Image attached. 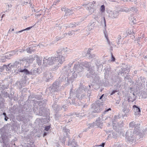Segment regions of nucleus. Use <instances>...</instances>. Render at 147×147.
<instances>
[{
    "instance_id": "obj_1",
    "label": "nucleus",
    "mask_w": 147,
    "mask_h": 147,
    "mask_svg": "<svg viewBox=\"0 0 147 147\" xmlns=\"http://www.w3.org/2000/svg\"><path fill=\"white\" fill-rule=\"evenodd\" d=\"M64 57H63L62 56H59V57H57V58H53V59H52V61H51L50 62H48L49 63V64L50 65H51L53 64L52 62H53V60L54 61L55 60H58V61H59V63H62L63 61H64Z\"/></svg>"
},
{
    "instance_id": "obj_2",
    "label": "nucleus",
    "mask_w": 147,
    "mask_h": 147,
    "mask_svg": "<svg viewBox=\"0 0 147 147\" xmlns=\"http://www.w3.org/2000/svg\"><path fill=\"white\" fill-rule=\"evenodd\" d=\"M133 107L134 109V114L136 115H140L141 112L140 109L135 105L133 106Z\"/></svg>"
},
{
    "instance_id": "obj_3",
    "label": "nucleus",
    "mask_w": 147,
    "mask_h": 147,
    "mask_svg": "<svg viewBox=\"0 0 147 147\" xmlns=\"http://www.w3.org/2000/svg\"><path fill=\"white\" fill-rule=\"evenodd\" d=\"M34 58L36 59L38 65H40L41 64L42 57H40L37 55H36L34 57Z\"/></svg>"
},
{
    "instance_id": "obj_4",
    "label": "nucleus",
    "mask_w": 147,
    "mask_h": 147,
    "mask_svg": "<svg viewBox=\"0 0 147 147\" xmlns=\"http://www.w3.org/2000/svg\"><path fill=\"white\" fill-rule=\"evenodd\" d=\"M19 72H24L26 75L29 74H30L29 71L26 69H24L23 70L20 69V70Z\"/></svg>"
},
{
    "instance_id": "obj_5",
    "label": "nucleus",
    "mask_w": 147,
    "mask_h": 147,
    "mask_svg": "<svg viewBox=\"0 0 147 147\" xmlns=\"http://www.w3.org/2000/svg\"><path fill=\"white\" fill-rule=\"evenodd\" d=\"M100 10L102 12H103L105 11V6L104 5H102L101 6L100 8Z\"/></svg>"
},
{
    "instance_id": "obj_6",
    "label": "nucleus",
    "mask_w": 147,
    "mask_h": 147,
    "mask_svg": "<svg viewBox=\"0 0 147 147\" xmlns=\"http://www.w3.org/2000/svg\"><path fill=\"white\" fill-rule=\"evenodd\" d=\"M50 126H46L45 127V130L46 131H48L50 129Z\"/></svg>"
},
{
    "instance_id": "obj_7",
    "label": "nucleus",
    "mask_w": 147,
    "mask_h": 147,
    "mask_svg": "<svg viewBox=\"0 0 147 147\" xmlns=\"http://www.w3.org/2000/svg\"><path fill=\"white\" fill-rule=\"evenodd\" d=\"M27 52L28 53H32V50L30 48H29L27 49Z\"/></svg>"
},
{
    "instance_id": "obj_8",
    "label": "nucleus",
    "mask_w": 147,
    "mask_h": 147,
    "mask_svg": "<svg viewBox=\"0 0 147 147\" xmlns=\"http://www.w3.org/2000/svg\"><path fill=\"white\" fill-rule=\"evenodd\" d=\"M105 37L106 38L107 40V41L110 43V42L109 40L108 37L107 35L106 34H105Z\"/></svg>"
},
{
    "instance_id": "obj_9",
    "label": "nucleus",
    "mask_w": 147,
    "mask_h": 147,
    "mask_svg": "<svg viewBox=\"0 0 147 147\" xmlns=\"http://www.w3.org/2000/svg\"><path fill=\"white\" fill-rule=\"evenodd\" d=\"M112 60L113 61H115V58L114 57L113 54H111Z\"/></svg>"
},
{
    "instance_id": "obj_10",
    "label": "nucleus",
    "mask_w": 147,
    "mask_h": 147,
    "mask_svg": "<svg viewBox=\"0 0 147 147\" xmlns=\"http://www.w3.org/2000/svg\"><path fill=\"white\" fill-rule=\"evenodd\" d=\"M117 92V91H116V90H113L112 92V93L111 94V95H112L113 94H114L115 93V92Z\"/></svg>"
},
{
    "instance_id": "obj_11",
    "label": "nucleus",
    "mask_w": 147,
    "mask_h": 147,
    "mask_svg": "<svg viewBox=\"0 0 147 147\" xmlns=\"http://www.w3.org/2000/svg\"><path fill=\"white\" fill-rule=\"evenodd\" d=\"M32 26H30V27H28L27 28H26V29H25L24 30H29L31 28H32Z\"/></svg>"
},
{
    "instance_id": "obj_12",
    "label": "nucleus",
    "mask_w": 147,
    "mask_h": 147,
    "mask_svg": "<svg viewBox=\"0 0 147 147\" xmlns=\"http://www.w3.org/2000/svg\"><path fill=\"white\" fill-rule=\"evenodd\" d=\"M110 110H111V108H109V109H107V110L105 111V112H107L108 111H110Z\"/></svg>"
},
{
    "instance_id": "obj_13",
    "label": "nucleus",
    "mask_w": 147,
    "mask_h": 147,
    "mask_svg": "<svg viewBox=\"0 0 147 147\" xmlns=\"http://www.w3.org/2000/svg\"><path fill=\"white\" fill-rule=\"evenodd\" d=\"M110 110H111V108H109V109H107V110L105 111V112H107L108 111H110Z\"/></svg>"
},
{
    "instance_id": "obj_14",
    "label": "nucleus",
    "mask_w": 147,
    "mask_h": 147,
    "mask_svg": "<svg viewBox=\"0 0 147 147\" xmlns=\"http://www.w3.org/2000/svg\"><path fill=\"white\" fill-rule=\"evenodd\" d=\"M105 145V143H102L101 145L100 146H102V147H104Z\"/></svg>"
},
{
    "instance_id": "obj_15",
    "label": "nucleus",
    "mask_w": 147,
    "mask_h": 147,
    "mask_svg": "<svg viewBox=\"0 0 147 147\" xmlns=\"http://www.w3.org/2000/svg\"><path fill=\"white\" fill-rule=\"evenodd\" d=\"M134 123V122H132L131 123H130V124H129V125H130V126L131 127V125H131V124H133Z\"/></svg>"
},
{
    "instance_id": "obj_16",
    "label": "nucleus",
    "mask_w": 147,
    "mask_h": 147,
    "mask_svg": "<svg viewBox=\"0 0 147 147\" xmlns=\"http://www.w3.org/2000/svg\"><path fill=\"white\" fill-rule=\"evenodd\" d=\"M25 30H21V31H19L18 32V33H20V32H22V31H24Z\"/></svg>"
},
{
    "instance_id": "obj_17",
    "label": "nucleus",
    "mask_w": 147,
    "mask_h": 147,
    "mask_svg": "<svg viewBox=\"0 0 147 147\" xmlns=\"http://www.w3.org/2000/svg\"><path fill=\"white\" fill-rule=\"evenodd\" d=\"M46 135H47V133L46 132H45L43 136H46Z\"/></svg>"
},
{
    "instance_id": "obj_18",
    "label": "nucleus",
    "mask_w": 147,
    "mask_h": 147,
    "mask_svg": "<svg viewBox=\"0 0 147 147\" xmlns=\"http://www.w3.org/2000/svg\"><path fill=\"white\" fill-rule=\"evenodd\" d=\"M103 95L104 94H102L100 97V98H99L100 99H101L102 98L103 96Z\"/></svg>"
},
{
    "instance_id": "obj_19",
    "label": "nucleus",
    "mask_w": 147,
    "mask_h": 147,
    "mask_svg": "<svg viewBox=\"0 0 147 147\" xmlns=\"http://www.w3.org/2000/svg\"><path fill=\"white\" fill-rule=\"evenodd\" d=\"M8 119V118L7 117H5V120L6 121H7V119Z\"/></svg>"
},
{
    "instance_id": "obj_20",
    "label": "nucleus",
    "mask_w": 147,
    "mask_h": 147,
    "mask_svg": "<svg viewBox=\"0 0 147 147\" xmlns=\"http://www.w3.org/2000/svg\"><path fill=\"white\" fill-rule=\"evenodd\" d=\"M5 15L4 14H3L1 18H3L4 16Z\"/></svg>"
},
{
    "instance_id": "obj_21",
    "label": "nucleus",
    "mask_w": 147,
    "mask_h": 147,
    "mask_svg": "<svg viewBox=\"0 0 147 147\" xmlns=\"http://www.w3.org/2000/svg\"><path fill=\"white\" fill-rule=\"evenodd\" d=\"M3 114L4 115H6V113H3Z\"/></svg>"
},
{
    "instance_id": "obj_22",
    "label": "nucleus",
    "mask_w": 147,
    "mask_h": 147,
    "mask_svg": "<svg viewBox=\"0 0 147 147\" xmlns=\"http://www.w3.org/2000/svg\"><path fill=\"white\" fill-rule=\"evenodd\" d=\"M105 20V19H104Z\"/></svg>"
},
{
    "instance_id": "obj_23",
    "label": "nucleus",
    "mask_w": 147,
    "mask_h": 147,
    "mask_svg": "<svg viewBox=\"0 0 147 147\" xmlns=\"http://www.w3.org/2000/svg\"><path fill=\"white\" fill-rule=\"evenodd\" d=\"M12 30V31H13L14 30V29H13Z\"/></svg>"
},
{
    "instance_id": "obj_24",
    "label": "nucleus",
    "mask_w": 147,
    "mask_h": 147,
    "mask_svg": "<svg viewBox=\"0 0 147 147\" xmlns=\"http://www.w3.org/2000/svg\"><path fill=\"white\" fill-rule=\"evenodd\" d=\"M134 100H132V101H131L132 102H133Z\"/></svg>"
}]
</instances>
